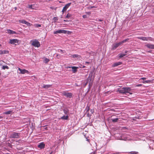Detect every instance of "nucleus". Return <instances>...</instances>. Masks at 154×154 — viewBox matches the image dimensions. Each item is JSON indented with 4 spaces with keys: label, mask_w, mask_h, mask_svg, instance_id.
Returning a JSON list of instances; mask_svg holds the SVG:
<instances>
[{
    "label": "nucleus",
    "mask_w": 154,
    "mask_h": 154,
    "mask_svg": "<svg viewBox=\"0 0 154 154\" xmlns=\"http://www.w3.org/2000/svg\"><path fill=\"white\" fill-rule=\"evenodd\" d=\"M51 85H44L42 87L44 88H48L51 87Z\"/></svg>",
    "instance_id": "nucleus-18"
},
{
    "label": "nucleus",
    "mask_w": 154,
    "mask_h": 154,
    "mask_svg": "<svg viewBox=\"0 0 154 154\" xmlns=\"http://www.w3.org/2000/svg\"><path fill=\"white\" fill-rule=\"evenodd\" d=\"M12 112V110H9V111L5 112L3 113L4 114H5V115H8V114H10Z\"/></svg>",
    "instance_id": "nucleus-21"
},
{
    "label": "nucleus",
    "mask_w": 154,
    "mask_h": 154,
    "mask_svg": "<svg viewBox=\"0 0 154 154\" xmlns=\"http://www.w3.org/2000/svg\"><path fill=\"white\" fill-rule=\"evenodd\" d=\"M63 94L64 96L67 97L71 98L72 96V94L71 93H67L66 92H64L63 93Z\"/></svg>",
    "instance_id": "nucleus-6"
},
{
    "label": "nucleus",
    "mask_w": 154,
    "mask_h": 154,
    "mask_svg": "<svg viewBox=\"0 0 154 154\" xmlns=\"http://www.w3.org/2000/svg\"><path fill=\"white\" fill-rule=\"evenodd\" d=\"M142 85H143L142 84H139L136 85V87H140V86H142Z\"/></svg>",
    "instance_id": "nucleus-39"
},
{
    "label": "nucleus",
    "mask_w": 154,
    "mask_h": 154,
    "mask_svg": "<svg viewBox=\"0 0 154 154\" xmlns=\"http://www.w3.org/2000/svg\"><path fill=\"white\" fill-rule=\"evenodd\" d=\"M83 67H85V66H83Z\"/></svg>",
    "instance_id": "nucleus-59"
},
{
    "label": "nucleus",
    "mask_w": 154,
    "mask_h": 154,
    "mask_svg": "<svg viewBox=\"0 0 154 154\" xmlns=\"http://www.w3.org/2000/svg\"><path fill=\"white\" fill-rule=\"evenodd\" d=\"M72 56L73 58H76L77 59H78L79 57H80V56L79 55L76 54L72 55Z\"/></svg>",
    "instance_id": "nucleus-19"
},
{
    "label": "nucleus",
    "mask_w": 154,
    "mask_h": 154,
    "mask_svg": "<svg viewBox=\"0 0 154 154\" xmlns=\"http://www.w3.org/2000/svg\"><path fill=\"white\" fill-rule=\"evenodd\" d=\"M56 57L58 58H59L58 57H60V55L57 54V56H56Z\"/></svg>",
    "instance_id": "nucleus-48"
},
{
    "label": "nucleus",
    "mask_w": 154,
    "mask_h": 154,
    "mask_svg": "<svg viewBox=\"0 0 154 154\" xmlns=\"http://www.w3.org/2000/svg\"><path fill=\"white\" fill-rule=\"evenodd\" d=\"M26 24L28 26H31L32 25V24L30 23H29L27 21Z\"/></svg>",
    "instance_id": "nucleus-31"
},
{
    "label": "nucleus",
    "mask_w": 154,
    "mask_h": 154,
    "mask_svg": "<svg viewBox=\"0 0 154 154\" xmlns=\"http://www.w3.org/2000/svg\"><path fill=\"white\" fill-rule=\"evenodd\" d=\"M32 45L35 47L38 48L40 46V43L37 40L35 39L33 41H31Z\"/></svg>",
    "instance_id": "nucleus-1"
},
{
    "label": "nucleus",
    "mask_w": 154,
    "mask_h": 154,
    "mask_svg": "<svg viewBox=\"0 0 154 154\" xmlns=\"http://www.w3.org/2000/svg\"><path fill=\"white\" fill-rule=\"evenodd\" d=\"M15 8V10H16V9H17V8Z\"/></svg>",
    "instance_id": "nucleus-58"
},
{
    "label": "nucleus",
    "mask_w": 154,
    "mask_h": 154,
    "mask_svg": "<svg viewBox=\"0 0 154 154\" xmlns=\"http://www.w3.org/2000/svg\"><path fill=\"white\" fill-rule=\"evenodd\" d=\"M129 154H138V152H137L132 151L129 152Z\"/></svg>",
    "instance_id": "nucleus-28"
},
{
    "label": "nucleus",
    "mask_w": 154,
    "mask_h": 154,
    "mask_svg": "<svg viewBox=\"0 0 154 154\" xmlns=\"http://www.w3.org/2000/svg\"><path fill=\"white\" fill-rule=\"evenodd\" d=\"M68 118V116H64L62 117L61 119L63 120H67Z\"/></svg>",
    "instance_id": "nucleus-22"
},
{
    "label": "nucleus",
    "mask_w": 154,
    "mask_h": 154,
    "mask_svg": "<svg viewBox=\"0 0 154 154\" xmlns=\"http://www.w3.org/2000/svg\"><path fill=\"white\" fill-rule=\"evenodd\" d=\"M64 112L65 113V114H67V111L65 110H64Z\"/></svg>",
    "instance_id": "nucleus-46"
},
{
    "label": "nucleus",
    "mask_w": 154,
    "mask_h": 154,
    "mask_svg": "<svg viewBox=\"0 0 154 154\" xmlns=\"http://www.w3.org/2000/svg\"><path fill=\"white\" fill-rule=\"evenodd\" d=\"M109 91H108L106 93V94H107V93H109Z\"/></svg>",
    "instance_id": "nucleus-57"
},
{
    "label": "nucleus",
    "mask_w": 154,
    "mask_h": 154,
    "mask_svg": "<svg viewBox=\"0 0 154 154\" xmlns=\"http://www.w3.org/2000/svg\"><path fill=\"white\" fill-rule=\"evenodd\" d=\"M146 79V78L145 77H143V78H141L140 79V80H144L145 79Z\"/></svg>",
    "instance_id": "nucleus-43"
},
{
    "label": "nucleus",
    "mask_w": 154,
    "mask_h": 154,
    "mask_svg": "<svg viewBox=\"0 0 154 154\" xmlns=\"http://www.w3.org/2000/svg\"><path fill=\"white\" fill-rule=\"evenodd\" d=\"M2 64H3V63L1 62L0 63V65H2Z\"/></svg>",
    "instance_id": "nucleus-55"
},
{
    "label": "nucleus",
    "mask_w": 154,
    "mask_h": 154,
    "mask_svg": "<svg viewBox=\"0 0 154 154\" xmlns=\"http://www.w3.org/2000/svg\"><path fill=\"white\" fill-rule=\"evenodd\" d=\"M54 34H57L58 33H61V30H59L54 32Z\"/></svg>",
    "instance_id": "nucleus-23"
},
{
    "label": "nucleus",
    "mask_w": 154,
    "mask_h": 154,
    "mask_svg": "<svg viewBox=\"0 0 154 154\" xmlns=\"http://www.w3.org/2000/svg\"><path fill=\"white\" fill-rule=\"evenodd\" d=\"M59 50H60L61 52H62L63 53H65V51H63L61 49H59Z\"/></svg>",
    "instance_id": "nucleus-42"
},
{
    "label": "nucleus",
    "mask_w": 154,
    "mask_h": 154,
    "mask_svg": "<svg viewBox=\"0 0 154 154\" xmlns=\"http://www.w3.org/2000/svg\"><path fill=\"white\" fill-rule=\"evenodd\" d=\"M113 154H120V153L119 152H117V153H113Z\"/></svg>",
    "instance_id": "nucleus-50"
},
{
    "label": "nucleus",
    "mask_w": 154,
    "mask_h": 154,
    "mask_svg": "<svg viewBox=\"0 0 154 154\" xmlns=\"http://www.w3.org/2000/svg\"><path fill=\"white\" fill-rule=\"evenodd\" d=\"M7 32L10 34H16V32L15 31H13L10 29H7Z\"/></svg>",
    "instance_id": "nucleus-12"
},
{
    "label": "nucleus",
    "mask_w": 154,
    "mask_h": 154,
    "mask_svg": "<svg viewBox=\"0 0 154 154\" xmlns=\"http://www.w3.org/2000/svg\"><path fill=\"white\" fill-rule=\"evenodd\" d=\"M50 61V60L49 59H47V58H46L45 59V62L46 63H48V62H49Z\"/></svg>",
    "instance_id": "nucleus-37"
},
{
    "label": "nucleus",
    "mask_w": 154,
    "mask_h": 154,
    "mask_svg": "<svg viewBox=\"0 0 154 154\" xmlns=\"http://www.w3.org/2000/svg\"><path fill=\"white\" fill-rule=\"evenodd\" d=\"M71 4V3H69L66 4L65 6H64L62 9V12L63 13L65 11H66L67 8L70 6Z\"/></svg>",
    "instance_id": "nucleus-5"
},
{
    "label": "nucleus",
    "mask_w": 154,
    "mask_h": 154,
    "mask_svg": "<svg viewBox=\"0 0 154 154\" xmlns=\"http://www.w3.org/2000/svg\"><path fill=\"white\" fill-rule=\"evenodd\" d=\"M2 68L3 69H8L9 68V67L6 65L3 66Z\"/></svg>",
    "instance_id": "nucleus-27"
},
{
    "label": "nucleus",
    "mask_w": 154,
    "mask_h": 154,
    "mask_svg": "<svg viewBox=\"0 0 154 154\" xmlns=\"http://www.w3.org/2000/svg\"><path fill=\"white\" fill-rule=\"evenodd\" d=\"M152 13L154 14V8L153 9V10H152Z\"/></svg>",
    "instance_id": "nucleus-47"
},
{
    "label": "nucleus",
    "mask_w": 154,
    "mask_h": 154,
    "mask_svg": "<svg viewBox=\"0 0 154 154\" xmlns=\"http://www.w3.org/2000/svg\"><path fill=\"white\" fill-rule=\"evenodd\" d=\"M122 64V62H116L113 64L112 65V67H114L116 66H117L121 64Z\"/></svg>",
    "instance_id": "nucleus-11"
},
{
    "label": "nucleus",
    "mask_w": 154,
    "mask_h": 154,
    "mask_svg": "<svg viewBox=\"0 0 154 154\" xmlns=\"http://www.w3.org/2000/svg\"><path fill=\"white\" fill-rule=\"evenodd\" d=\"M19 42V40L17 39H11L10 40L9 43L12 44L16 45V43H18Z\"/></svg>",
    "instance_id": "nucleus-4"
},
{
    "label": "nucleus",
    "mask_w": 154,
    "mask_h": 154,
    "mask_svg": "<svg viewBox=\"0 0 154 154\" xmlns=\"http://www.w3.org/2000/svg\"><path fill=\"white\" fill-rule=\"evenodd\" d=\"M50 154H52V152H51V153H50Z\"/></svg>",
    "instance_id": "nucleus-60"
},
{
    "label": "nucleus",
    "mask_w": 154,
    "mask_h": 154,
    "mask_svg": "<svg viewBox=\"0 0 154 154\" xmlns=\"http://www.w3.org/2000/svg\"><path fill=\"white\" fill-rule=\"evenodd\" d=\"M2 46V45L1 44H0V48H1Z\"/></svg>",
    "instance_id": "nucleus-56"
},
{
    "label": "nucleus",
    "mask_w": 154,
    "mask_h": 154,
    "mask_svg": "<svg viewBox=\"0 0 154 154\" xmlns=\"http://www.w3.org/2000/svg\"><path fill=\"white\" fill-rule=\"evenodd\" d=\"M64 21L65 22H68V21L66 20H64Z\"/></svg>",
    "instance_id": "nucleus-52"
},
{
    "label": "nucleus",
    "mask_w": 154,
    "mask_h": 154,
    "mask_svg": "<svg viewBox=\"0 0 154 154\" xmlns=\"http://www.w3.org/2000/svg\"><path fill=\"white\" fill-rule=\"evenodd\" d=\"M57 8V7L55 8L54 7H50L51 9L52 10L54 9L55 10H56Z\"/></svg>",
    "instance_id": "nucleus-35"
},
{
    "label": "nucleus",
    "mask_w": 154,
    "mask_h": 154,
    "mask_svg": "<svg viewBox=\"0 0 154 154\" xmlns=\"http://www.w3.org/2000/svg\"><path fill=\"white\" fill-rule=\"evenodd\" d=\"M20 135V133H17L14 132L10 136V137L13 138H17L19 137Z\"/></svg>",
    "instance_id": "nucleus-3"
},
{
    "label": "nucleus",
    "mask_w": 154,
    "mask_h": 154,
    "mask_svg": "<svg viewBox=\"0 0 154 154\" xmlns=\"http://www.w3.org/2000/svg\"><path fill=\"white\" fill-rule=\"evenodd\" d=\"M72 15L70 14H69V13L67 14L66 17V18H69L71 17Z\"/></svg>",
    "instance_id": "nucleus-32"
},
{
    "label": "nucleus",
    "mask_w": 154,
    "mask_h": 154,
    "mask_svg": "<svg viewBox=\"0 0 154 154\" xmlns=\"http://www.w3.org/2000/svg\"><path fill=\"white\" fill-rule=\"evenodd\" d=\"M126 54H119V57L120 58H122V57H123L124 56L126 55Z\"/></svg>",
    "instance_id": "nucleus-29"
},
{
    "label": "nucleus",
    "mask_w": 154,
    "mask_h": 154,
    "mask_svg": "<svg viewBox=\"0 0 154 154\" xmlns=\"http://www.w3.org/2000/svg\"><path fill=\"white\" fill-rule=\"evenodd\" d=\"M66 34L67 33L68 34H71L72 32H71L68 31L66 30Z\"/></svg>",
    "instance_id": "nucleus-34"
},
{
    "label": "nucleus",
    "mask_w": 154,
    "mask_h": 154,
    "mask_svg": "<svg viewBox=\"0 0 154 154\" xmlns=\"http://www.w3.org/2000/svg\"><path fill=\"white\" fill-rule=\"evenodd\" d=\"M86 140L87 141H88V142L89 143H90V140L89 139H88L87 137H86Z\"/></svg>",
    "instance_id": "nucleus-44"
},
{
    "label": "nucleus",
    "mask_w": 154,
    "mask_h": 154,
    "mask_svg": "<svg viewBox=\"0 0 154 154\" xmlns=\"http://www.w3.org/2000/svg\"><path fill=\"white\" fill-rule=\"evenodd\" d=\"M102 21V20H100V19L99 20H98V21H100V22H101V21Z\"/></svg>",
    "instance_id": "nucleus-51"
},
{
    "label": "nucleus",
    "mask_w": 154,
    "mask_h": 154,
    "mask_svg": "<svg viewBox=\"0 0 154 154\" xmlns=\"http://www.w3.org/2000/svg\"><path fill=\"white\" fill-rule=\"evenodd\" d=\"M91 114H93L94 112V109H91Z\"/></svg>",
    "instance_id": "nucleus-41"
},
{
    "label": "nucleus",
    "mask_w": 154,
    "mask_h": 154,
    "mask_svg": "<svg viewBox=\"0 0 154 154\" xmlns=\"http://www.w3.org/2000/svg\"><path fill=\"white\" fill-rule=\"evenodd\" d=\"M33 6V5H28V8L30 9H33L32 8V6Z\"/></svg>",
    "instance_id": "nucleus-33"
},
{
    "label": "nucleus",
    "mask_w": 154,
    "mask_h": 154,
    "mask_svg": "<svg viewBox=\"0 0 154 154\" xmlns=\"http://www.w3.org/2000/svg\"><path fill=\"white\" fill-rule=\"evenodd\" d=\"M129 40V38H127L123 40V41H122V42H120L121 44H122L123 43L126 42H127L128 41V40Z\"/></svg>",
    "instance_id": "nucleus-26"
},
{
    "label": "nucleus",
    "mask_w": 154,
    "mask_h": 154,
    "mask_svg": "<svg viewBox=\"0 0 154 154\" xmlns=\"http://www.w3.org/2000/svg\"><path fill=\"white\" fill-rule=\"evenodd\" d=\"M19 21L20 23H22L25 24H26V22H27L25 20H19Z\"/></svg>",
    "instance_id": "nucleus-24"
},
{
    "label": "nucleus",
    "mask_w": 154,
    "mask_h": 154,
    "mask_svg": "<svg viewBox=\"0 0 154 154\" xmlns=\"http://www.w3.org/2000/svg\"><path fill=\"white\" fill-rule=\"evenodd\" d=\"M152 81H151V80H146V81H143V83H144V84H145V83H152Z\"/></svg>",
    "instance_id": "nucleus-20"
},
{
    "label": "nucleus",
    "mask_w": 154,
    "mask_h": 154,
    "mask_svg": "<svg viewBox=\"0 0 154 154\" xmlns=\"http://www.w3.org/2000/svg\"><path fill=\"white\" fill-rule=\"evenodd\" d=\"M119 119L118 118H116L115 119H111V120L112 122H117L118 120Z\"/></svg>",
    "instance_id": "nucleus-25"
},
{
    "label": "nucleus",
    "mask_w": 154,
    "mask_h": 154,
    "mask_svg": "<svg viewBox=\"0 0 154 154\" xmlns=\"http://www.w3.org/2000/svg\"><path fill=\"white\" fill-rule=\"evenodd\" d=\"M35 26L36 27H40L41 26V25L39 24H36L35 25Z\"/></svg>",
    "instance_id": "nucleus-38"
},
{
    "label": "nucleus",
    "mask_w": 154,
    "mask_h": 154,
    "mask_svg": "<svg viewBox=\"0 0 154 154\" xmlns=\"http://www.w3.org/2000/svg\"><path fill=\"white\" fill-rule=\"evenodd\" d=\"M2 61L3 62H4L3 61Z\"/></svg>",
    "instance_id": "nucleus-61"
},
{
    "label": "nucleus",
    "mask_w": 154,
    "mask_h": 154,
    "mask_svg": "<svg viewBox=\"0 0 154 154\" xmlns=\"http://www.w3.org/2000/svg\"><path fill=\"white\" fill-rule=\"evenodd\" d=\"M85 63H88V64H89V63H90L89 62H88V61H86V62H85Z\"/></svg>",
    "instance_id": "nucleus-49"
},
{
    "label": "nucleus",
    "mask_w": 154,
    "mask_h": 154,
    "mask_svg": "<svg viewBox=\"0 0 154 154\" xmlns=\"http://www.w3.org/2000/svg\"><path fill=\"white\" fill-rule=\"evenodd\" d=\"M3 118V117L0 116V119H2Z\"/></svg>",
    "instance_id": "nucleus-54"
},
{
    "label": "nucleus",
    "mask_w": 154,
    "mask_h": 154,
    "mask_svg": "<svg viewBox=\"0 0 154 154\" xmlns=\"http://www.w3.org/2000/svg\"><path fill=\"white\" fill-rule=\"evenodd\" d=\"M9 53V51H8L6 50H0V54L2 55L3 54H8Z\"/></svg>",
    "instance_id": "nucleus-13"
},
{
    "label": "nucleus",
    "mask_w": 154,
    "mask_h": 154,
    "mask_svg": "<svg viewBox=\"0 0 154 154\" xmlns=\"http://www.w3.org/2000/svg\"><path fill=\"white\" fill-rule=\"evenodd\" d=\"M82 17L84 18H88L87 16L86 15H83Z\"/></svg>",
    "instance_id": "nucleus-40"
},
{
    "label": "nucleus",
    "mask_w": 154,
    "mask_h": 154,
    "mask_svg": "<svg viewBox=\"0 0 154 154\" xmlns=\"http://www.w3.org/2000/svg\"><path fill=\"white\" fill-rule=\"evenodd\" d=\"M146 47L149 48L151 49H154V45L150 44H148L146 45Z\"/></svg>",
    "instance_id": "nucleus-14"
},
{
    "label": "nucleus",
    "mask_w": 154,
    "mask_h": 154,
    "mask_svg": "<svg viewBox=\"0 0 154 154\" xmlns=\"http://www.w3.org/2000/svg\"><path fill=\"white\" fill-rule=\"evenodd\" d=\"M58 18L57 17H55L53 18V20L54 22H56L58 20Z\"/></svg>",
    "instance_id": "nucleus-30"
},
{
    "label": "nucleus",
    "mask_w": 154,
    "mask_h": 154,
    "mask_svg": "<svg viewBox=\"0 0 154 154\" xmlns=\"http://www.w3.org/2000/svg\"><path fill=\"white\" fill-rule=\"evenodd\" d=\"M18 69L20 71V72L19 73L20 74H24L25 73H29V71L25 69H22L20 68H19Z\"/></svg>",
    "instance_id": "nucleus-7"
},
{
    "label": "nucleus",
    "mask_w": 154,
    "mask_h": 154,
    "mask_svg": "<svg viewBox=\"0 0 154 154\" xmlns=\"http://www.w3.org/2000/svg\"><path fill=\"white\" fill-rule=\"evenodd\" d=\"M128 52V51H126L125 52V53H127Z\"/></svg>",
    "instance_id": "nucleus-53"
},
{
    "label": "nucleus",
    "mask_w": 154,
    "mask_h": 154,
    "mask_svg": "<svg viewBox=\"0 0 154 154\" xmlns=\"http://www.w3.org/2000/svg\"><path fill=\"white\" fill-rule=\"evenodd\" d=\"M38 148L40 149H43L45 148V144L43 142H42L40 143V144L38 145Z\"/></svg>",
    "instance_id": "nucleus-10"
},
{
    "label": "nucleus",
    "mask_w": 154,
    "mask_h": 154,
    "mask_svg": "<svg viewBox=\"0 0 154 154\" xmlns=\"http://www.w3.org/2000/svg\"><path fill=\"white\" fill-rule=\"evenodd\" d=\"M138 39L141 40L143 41H152L153 38L151 37H145L143 36L138 37H137Z\"/></svg>",
    "instance_id": "nucleus-2"
},
{
    "label": "nucleus",
    "mask_w": 154,
    "mask_h": 154,
    "mask_svg": "<svg viewBox=\"0 0 154 154\" xmlns=\"http://www.w3.org/2000/svg\"><path fill=\"white\" fill-rule=\"evenodd\" d=\"M86 13L89 15H90V14H91V13L90 12H87Z\"/></svg>",
    "instance_id": "nucleus-45"
},
{
    "label": "nucleus",
    "mask_w": 154,
    "mask_h": 154,
    "mask_svg": "<svg viewBox=\"0 0 154 154\" xmlns=\"http://www.w3.org/2000/svg\"><path fill=\"white\" fill-rule=\"evenodd\" d=\"M78 67L75 66H73L72 67V72L73 73H75L77 71V69L78 68Z\"/></svg>",
    "instance_id": "nucleus-17"
},
{
    "label": "nucleus",
    "mask_w": 154,
    "mask_h": 154,
    "mask_svg": "<svg viewBox=\"0 0 154 154\" xmlns=\"http://www.w3.org/2000/svg\"><path fill=\"white\" fill-rule=\"evenodd\" d=\"M124 90V88L123 87L120 90L119 89L118 91H119L120 93L124 94H125Z\"/></svg>",
    "instance_id": "nucleus-16"
},
{
    "label": "nucleus",
    "mask_w": 154,
    "mask_h": 154,
    "mask_svg": "<svg viewBox=\"0 0 154 154\" xmlns=\"http://www.w3.org/2000/svg\"><path fill=\"white\" fill-rule=\"evenodd\" d=\"M86 113H87V115L88 117L90 116L91 115V114H90L88 112L89 110H90L89 107L88 106H87L86 108Z\"/></svg>",
    "instance_id": "nucleus-15"
},
{
    "label": "nucleus",
    "mask_w": 154,
    "mask_h": 154,
    "mask_svg": "<svg viewBox=\"0 0 154 154\" xmlns=\"http://www.w3.org/2000/svg\"><path fill=\"white\" fill-rule=\"evenodd\" d=\"M66 30H61V33L66 34Z\"/></svg>",
    "instance_id": "nucleus-36"
},
{
    "label": "nucleus",
    "mask_w": 154,
    "mask_h": 154,
    "mask_svg": "<svg viewBox=\"0 0 154 154\" xmlns=\"http://www.w3.org/2000/svg\"><path fill=\"white\" fill-rule=\"evenodd\" d=\"M121 44V42H119L113 45L112 46V50H114L116 49L118 47H119Z\"/></svg>",
    "instance_id": "nucleus-8"
},
{
    "label": "nucleus",
    "mask_w": 154,
    "mask_h": 154,
    "mask_svg": "<svg viewBox=\"0 0 154 154\" xmlns=\"http://www.w3.org/2000/svg\"><path fill=\"white\" fill-rule=\"evenodd\" d=\"M124 90L125 92V94L126 93H129L130 94H132V93H130V91H131V89L129 87H124Z\"/></svg>",
    "instance_id": "nucleus-9"
}]
</instances>
